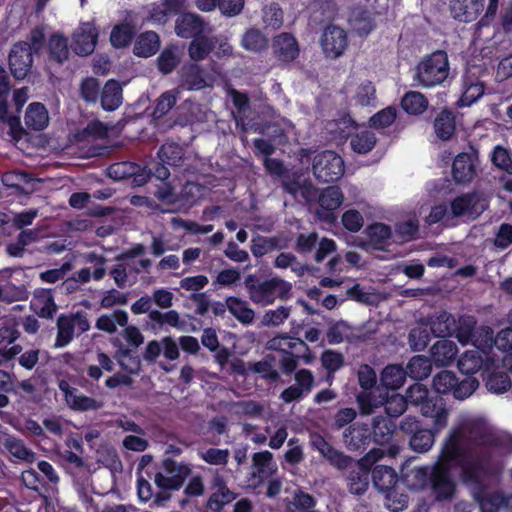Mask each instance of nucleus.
Listing matches in <instances>:
<instances>
[{
	"mask_svg": "<svg viewBox=\"0 0 512 512\" xmlns=\"http://www.w3.org/2000/svg\"><path fill=\"white\" fill-rule=\"evenodd\" d=\"M483 365V356L477 350L465 351L457 361V367L465 377H474L473 375L481 370Z\"/></svg>",
	"mask_w": 512,
	"mask_h": 512,
	"instance_id": "obj_39",
	"label": "nucleus"
},
{
	"mask_svg": "<svg viewBox=\"0 0 512 512\" xmlns=\"http://www.w3.org/2000/svg\"><path fill=\"white\" fill-rule=\"evenodd\" d=\"M244 285L250 300L261 306L273 304L276 299L287 300L292 291L291 283L279 277L261 280L257 275L249 274Z\"/></svg>",
	"mask_w": 512,
	"mask_h": 512,
	"instance_id": "obj_3",
	"label": "nucleus"
},
{
	"mask_svg": "<svg viewBox=\"0 0 512 512\" xmlns=\"http://www.w3.org/2000/svg\"><path fill=\"white\" fill-rule=\"evenodd\" d=\"M450 208L454 217L478 216L485 210V205L477 192H468L455 197L450 202Z\"/></svg>",
	"mask_w": 512,
	"mask_h": 512,
	"instance_id": "obj_14",
	"label": "nucleus"
},
{
	"mask_svg": "<svg viewBox=\"0 0 512 512\" xmlns=\"http://www.w3.org/2000/svg\"><path fill=\"white\" fill-rule=\"evenodd\" d=\"M477 3L473 0H450L449 8L454 19L471 22L476 17Z\"/></svg>",
	"mask_w": 512,
	"mask_h": 512,
	"instance_id": "obj_45",
	"label": "nucleus"
},
{
	"mask_svg": "<svg viewBox=\"0 0 512 512\" xmlns=\"http://www.w3.org/2000/svg\"><path fill=\"white\" fill-rule=\"evenodd\" d=\"M57 335L54 343L55 348H63L72 342L75 335L74 323L68 314H60L56 322Z\"/></svg>",
	"mask_w": 512,
	"mask_h": 512,
	"instance_id": "obj_43",
	"label": "nucleus"
},
{
	"mask_svg": "<svg viewBox=\"0 0 512 512\" xmlns=\"http://www.w3.org/2000/svg\"><path fill=\"white\" fill-rule=\"evenodd\" d=\"M149 319L158 323L160 326L167 324L177 329H181L184 326V322L180 320L179 314L176 310H169L165 313H162L159 310H152L149 313Z\"/></svg>",
	"mask_w": 512,
	"mask_h": 512,
	"instance_id": "obj_60",
	"label": "nucleus"
},
{
	"mask_svg": "<svg viewBox=\"0 0 512 512\" xmlns=\"http://www.w3.org/2000/svg\"><path fill=\"white\" fill-rule=\"evenodd\" d=\"M31 308L41 318L52 319L57 312V305L51 289H40L34 293Z\"/></svg>",
	"mask_w": 512,
	"mask_h": 512,
	"instance_id": "obj_23",
	"label": "nucleus"
},
{
	"mask_svg": "<svg viewBox=\"0 0 512 512\" xmlns=\"http://www.w3.org/2000/svg\"><path fill=\"white\" fill-rule=\"evenodd\" d=\"M370 473L374 487L380 492L393 490L398 482L396 471L389 466L376 465Z\"/></svg>",
	"mask_w": 512,
	"mask_h": 512,
	"instance_id": "obj_29",
	"label": "nucleus"
},
{
	"mask_svg": "<svg viewBox=\"0 0 512 512\" xmlns=\"http://www.w3.org/2000/svg\"><path fill=\"white\" fill-rule=\"evenodd\" d=\"M159 48V35L154 31H145L136 38L133 52L138 57L148 58L156 54Z\"/></svg>",
	"mask_w": 512,
	"mask_h": 512,
	"instance_id": "obj_31",
	"label": "nucleus"
},
{
	"mask_svg": "<svg viewBox=\"0 0 512 512\" xmlns=\"http://www.w3.org/2000/svg\"><path fill=\"white\" fill-rule=\"evenodd\" d=\"M356 417V409L352 407H342L336 411L329 426L333 431H339L347 425L350 426L353 424Z\"/></svg>",
	"mask_w": 512,
	"mask_h": 512,
	"instance_id": "obj_59",
	"label": "nucleus"
},
{
	"mask_svg": "<svg viewBox=\"0 0 512 512\" xmlns=\"http://www.w3.org/2000/svg\"><path fill=\"white\" fill-rule=\"evenodd\" d=\"M370 478V468L362 461H357L349 469V474L346 477L349 492L358 496L364 494L368 489Z\"/></svg>",
	"mask_w": 512,
	"mask_h": 512,
	"instance_id": "obj_19",
	"label": "nucleus"
},
{
	"mask_svg": "<svg viewBox=\"0 0 512 512\" xmlns=\"http://www.w3.org/2000/svg\"><path fill=\"white\" fill-rule=\"evenodd\" d=\"M491 161L497 168L503 170L507 174H512V158L508 150L504 147L498 145L494 148Z\"/></svg>",
	"mask_w": 512,
	"mask_h": 512,
	"instance_id": "obj_64",
	"label": "nucleus"
},
{
	"mask_svg": "<svg viewBox=\"0 0 512 512\" xmlns=\"http://www.w3.org/2000/svg\"><path fill=\"white\" fill-rule=\"evenodd\" d=\"M12 84L6 69L0 64V121L11 127L19 123V116L9 112Z\"/></svg>",
	"mask_w": 512,
	"mask_h": 512,
	"instance_id": "obj_18",
	"label": "nucleus"
},
{
	"mask_svg": "<svg viewBox=\"0 0 512 512\" xmlns=\"http://www.w3.org/2000/svg\"><path fill=\"white\" fill-rule=\"evenodd\" d=\"M476 324L475 317L470 315H462L458 321L455 320V329L453 335L457 338L458 342L462 345L473 343L478 347V339L476 337Z\"/></svg>",
	"mask_w": 512,
	"mask_h": 512,
	"instance_id": "obj_30",
	"label": "nucleus"
},
{
	"mask_svg": "<svg viewBox=\"0 0 512 512\" xmlns=\"http://www.w3.org/2000/svg\"><path fill=\"white\" fill-rule=\"evenodd\" d=\"M433 127L436 136L442 141H449L456 131V118L449 109H443L434 119Z\"/></svg>",
	"mask_w": 512,
	"mask_h": 512,
	"instance_id": "obj_33",
	"label": "nucleus"
},
{
	"mask_svg": "<svg viewBox=\"0 0 512 512\" xmlns=\"http://www.w3.org/2000/svg\"><path fill=\"white\" fill-rule=\"evenodd\" d=\"M182 82L188 90H200L206 85L203 70L196 64L183 71Z\"/></svg>",
	"mask_w": 512,
	"mask_h": 512,
	"instance_id": "obj_54",
	"label": "nucleus"
},
{
	"mask_svg": "<svg viewBox=\"0 0 512 512\" xmlns=\"http://www.w3.org/2000/svg\"><path fill=\"white\" fill-rule=\"evenodd\" d=\"M3 448L5 452L10 455L12 461H25L33 462L35 459V453L28 448L22 439H19L12 435H7L3 442Z\"/></svg>",
	"mask_w": 512,
	"mask_h": 512,
	"instance_id": "obj_28",
	"label": "nucleus"
},
{
	"mask_svg": "<svg viewBox=\"0 0 512 512\" xmlns=\"http://www.w3.org/2000/svg\"><path fill=\"white\" fill-rule=\"evenodd\" d=\"M370 428L372 442L383 446L389 444L393 439L397 424L394 419L379 415L373 418Z\"/></svg>",
	"mask_w": 512,
	"mask_h": 512,
	"instance_id": "obj_20",
	"label": "nucleus"
},
{
	"mask_svg": "<svg viewBox=\"0 0 512 512\" xmlns=\"http://www.w3.org/2000/svg\"><path fill=\"white\" fill-rule=\"evenodd\" d=\"M397 117V110L393 106L386 107L375 113L369 120L370 127L382 129L389 127Z\"/></svg>",
	"mask_w": 512,
	"mask_h": 512,
	"instance_id": "obj_61",
	"label": "nucleus"
},
{
	"mask_svg": "<svg viewBox=\"0 0 512 512\" xmlns=\"http://www.w3.org/2000/svg\"><path fill=\"white\" fill-rule=\"evenodd\" d=\"M363 234L367 239L366 242L363 243V246H367L378 251H385L391 244V240L393 238V230L391 226L381 222L369 224L364 229Z\"/></svg>",
	"mask_w": 512,
	"mask_h": 512,
	"instance_id": "obj_15",
	"label": "nucleus"
},
{
	"mask_svg": "<svg viewBox=\"0 0 512 512\" xmlns=\"http://www.w3.org/2000/svg\"><path fill=\"white\" fill-rule=\"evenodd\" d=\"M275 356L267 354L260 361L249 362L248 369L254 374H259L260 378L271 383H278L281 379L280 373L274 368Z\"/></svg>",
	"mask_w": 512,
	"mask_h": 512,
	"instance_id": "obj_32",
	"label": "nucleus"
},
{
	"mask_svg": "<svg viewBox=\"0 0 512 512\" xmlns=\"http://www.w3.org/2000/svg\"><path fill=\"white\" fill-rule=\"evenodd\" d=\"M101 90L98 79L94 77L84 78L80 84V95L87 103H97Z\"/></svg>",
	"mask_w": 512,
	"mask_h": 512,
	"instance_id": "obj_57",
	"label": "nucleus"
},
{
	"mask_svg": "<svg viewBox=\"0 0 512 512\" xmlns=\"http://www.w3.org/2000/svg\"><path fill=\"white\" fill-rule=\"evenodd\" d=\"M284 248H286V244L282 243L279 237H266L259 234L253 236L250 246L251 253L256 258H261L273 250Z\"/></svg>",
	"mask_w": 512,
	"mask_h": 512,
	"instance_id": "obj_37",
	"label": "nucleus"
},
{
	"mask_svg": "<svg viewBox=\"0 0 512 512\" xmlns=\"http://www.w3.org/2000/svg\"><path fill=\"white\" fill-rule=\"evenodd\" d=\"M97 39V29L86 23L74 37V51L81 56L91 54L96 47Z\"/></svg>",
	"mask_w": 512,
	"mask_h": 512,
	"instance_id": "obj_24",
	"label": "nucleus"
},
{
	"mask_svg": "<svg viewBox=\"0 0 512 512\" xmlns=\"http://www.w3.org/2000/svg\"><path fill=\"white\" fill-rule=\"evenodd\" d=\"M179 61L176 50L166 47L157 58V68L163 74H170L177 67Z\"/></svg>",
	"mask_w": 512,
	"mask_h": 512,
	"instance_id": "obj_58",
	"label": "nucleus"
},
{
	"mask_svg": "<svg viewBox=\"0 0 512 512\" xmlns=\"http://www.w3.org/2000/svg\"><path fill=\"white\" fill-rule=\"evenodd\" d=\"M409 405L419 408L424 417L432 418L436 429L446 426L448 410L445 403L438 396H431L429 389L421 383L409 386L405 396L395 395L389 398L385 404L386 416L391 419L397 418Z\"/></svg>",
	"mask_w": 512,
	"mask_h": 512,
	"instance_id": "obj_2",
	"label": "nucleus"
},
{
	"mask_svg": "<svg viewBox=\"0 0 512 512\" xmlns=\"http://www.w3.org/2000/svg\"><path fill=\"white\" fill-rule=\"evenodd\" d=\"M48 112L44 104L32 102L28 105L24 121L26 126L35 131L43 130L48 124Z\"/></svg>",
	"mask_w": 512,
	"mask_h": 512,
	"instance_id": "obj_35",
	"label": "nucleus"
},
{
	"mask_svg": "<svg viewBox=\"0 0 512 512\" xmlns=\"http://www.w3.org/2000/svg\"><path fill=\"white\" fill-rule=\"evenodd\" d=\"M395 243H408L416 240L419 236V222L417 219L399 221L394 226Z\"/></svg>",
	"mask_w": 512,
	"mask_h": 512,
	"instance_id": "obj_44",
	"label": "nucleus"
},
{
	"mask_svg": "<svg viewBox=\"0 0 512 512\" xmlns=\"http://www.w3.org/2000/svg\"><path fill=\"white\" fill-rule=\"evenodd\" d=\"M486 335V345L491 346L492 344L501 351L512 350V328L507 327L500 330L495 337H493V331L491 328L486 327L484 329Z\"/></svg>",
	"mask_w": 512,
	"mask_h": 512,
	"instance_id": "obj_52",
	"label": "nucleus"
},
{
	"mask_svg": "<svg viewBox=\"0 0 512 512\" xmlns=\"http://www.w3.org/2000/svg\"><path fill=\"white\" fill-rule=\"evenodd\" d=\"M486 387L490 392L502 394L511 387L510 377L506 372L494 371L488 375Z\"/></svg>",
	"mask_w": 512,
	"mask_h": 512,
	"instance_id": "obj_56",
	"label": "nucleus"
},
{
	"mask_svg": "<svg viewBox=\"0 0 512 512\" xmlns=\"http://www.w3.org/2000/svg\"><path fill=\"white\" fill-rule=\"evenodd\" d=\"M242 47L247 51L261 52L268 45L267 38L258 29H248L242 36Z\"/></svg>",
	"mask_w": 512,
	"mask_h": 512,
	"instance_id": "obj_53",
	"label": "nucleus"
},
{
	"mask_svg": "<svg viewBox=\"0 0 512 512\" xmlns=\"http://www.w3.org/2000/svg\"><path fill=\"white\" fill-rule=\"evenodd\" d=\"M24 41H18L11 47L8 56L9 69L13 77L23 80L31 72L33 66V54L29 52Z\"/></svg>",
	"mask_w": 512,
	"mask_h": 512,
	"instance_id": "obj_10",
	"label": "nucleus"
},
{
	"mask_svg": "<svg viewBox=\"0 0 512 512\" xmlns=\"http://www.w3.org/2000/svg\"><path fill=\"white\" fill-rule=\"evenodd\" d=\"M25 42L27 44L26 47H28L30 53L35 56H40L46 43L44 28L42 26L34 27L30 31L28 40Z\"/></svg>",
	"mask_w": 512,
	"mask_h": 512,
	"instance_id": "obj_63",
	"label": "nucleus"
},
{
	"mask_svg": "<svg viewBox=\"0 0 512 512\" xmlns=\"http://www.w3.org/2000/svg\"><path fill=\"white\" fill-rule=\"evenodd\" d=\"M157 157L169 166L179 167L183 163L184 151L179 144L166 142L160 146Z\"/></svg>",
	"mask_w": 512,
	"mask_h": 512,
	"instance_id": "obj_47",
	"label": "nucleus"
},
{
	"mask_svg": "<svg viewBox=\"0 0 512 512\" xmlns=\"http://www.w3.org/2000/svg\"><path fill=\"white\" fill-rule=\"evenodd\" d=\"M343 442L350 451H366L372 443L370 425L360 422L351 424L343 432Z\"/></svg>",
	"mask_w": 512,
	"mask_h": 512,
	"instance_id": "obj_12",
	"label": "nucleus"
},
{
	"mask_svg": "<svg viewBox=\"0 0 512 512\" xmlns=\"http://www.w3.org/2000/svg\"><path fill=\"white\" fill-rule=\"evenodd\" d=\"M320 44L326 57L336 59L348 47L347 32L337 25H328L322 33Z\"/></svg>",
	"mask_w": 512,
	"mask_h": 512,
	"instance_id": "obj_9",
	"label": "nucleus"
},
{
	"mask_svg": "<svg viewBox=\"0 0 512 512\" xmlns=\"http://www.w3.org/2000/svg\"><path fill=\"white\" fill-rule=\"evenodd\" d=\"M406 369L399 364H389L381 372L380 384L387 390H397L405 382Z\"/></svg>",
	"mask_w": 512,
	"mask_h": 512,
	"instance_id": "obj_36",
	"label": "nucleus"
},
{
	"mask_svg": "<svg viewBox=\"0 0 512 512\" xmlns=\"http://www.w3.org/2000/svg\"><path fill=\"white\" fill-rule=\"evenodd\" d=\"M252 462L253 470L250 481L256 488L261 486L276 471V465L273 463V454L268 450L254 453Z\"/></svg>",
	"mask_w": 512,
	"mask_h": 512,
	"instance_id": "obj_13",
	"label": "nucleus"
},
{
	"mask_svg": "<svg viewBox=\"0 0 512 512\" xmlns=\"http://www.w3.org/2000/svg\"><path fill=\"white\" fill-rule=\"evenodd\" d=\"M344 201V195L338 186H329L319 195V206L328 212L338 209Z\"/></svg>",
	"mask_w": 512,
	"mask_h": 512,
	"instance_id": "obj_49",
	"label": "nucleus"
},
{
	"mask_svg": "<svg viewBox=\"0 0 512 512\" xmlns=\"http://www.w3.org/2000/svg\"><path fill=\"white\" fill-rule=\"evenodd\" d=\"M122 86L115 79L108 80L100 94V103L103 110L112 112L118 109L123 101Z\"/></svg>",
	"mask_w": 512,
	"mask_h": 512,
	"instance_id": "obj_25",
	"label": "nucleus"
},
{
	"mask_svg": "<svg viewBox=\"0 0 512 512\" xmlns=\"http://www.w3.org/2000/svg\"><path fill=\"white\" fill-rule=\"evenodd\" d=\"M432 370L431 360L425 356H413L406 367L407 376L415 380L427 378Z\"/></svg>",
	"mask_w": 512,
	"mask_h": 512,
	"instance_id": "obj_48",
	"label": "nucleus"
},
{
	"mask_svg": "<svg viewBox=\"0 0 512 512\" xmlns=\"http://www.w3.org/2000/svg\"><path fill=\"white\" fill-rule=\"evenodd\" d=\"M58 388L63 393L69 408L74 411L87 412L98 410L102 406L96 399L80 393L77 388L72 387L65 379L58 381Z\"/></svg>",
	"mask_w": 512,
	"mask_h": 512,
	"instance_id": "obj_11",
	"label": "nucleus"
},
{
	"mask_svg": "<svg viewBox=\"0 0 512 512\" xmlns=\"http://www.w3.org/2000/svg\"><path fill=\"white\" fill-rule=\"evenodd\" d=\"M212 488L215 489V491L208 498L206 505L212 512H220L238 496L236 492L227 487L224 478L221 476L214 477Z\"/></svg>",
	"mask_w": 512,
	"mask_h": 512,
	"instance_id": "obj_16",
	"label": "nucleus"
},
{
	"mask_svg": "<svg viewBox=\"0 0 512 512\" xmlns=\"http://www.w3.org/2000/svg\"><path fill=\"white\" fill-rule=\"evenodd\" d=\"M273 50L276 58L282 62H292L299 55V46L295 37L282 33L273 40Z\"/></svg>",
	"mask_w": 512,
	"mask_h": 512,
	"instance_id": "obj_22",
	"label": "nucleus"
},
{
	"mask_svg": "<svg viewBox=\"0 0 512 512\" xmlns=\"http://www.w3.org/2000/svg\"><path fill=\"white\" fill-rule=\"evenodd\" d=\"M163 468L167 474L173 476L176 481H179L181 486H183L186 478L192 472L190 464L177 462L172 458H167L163 461Z\"/></svg>",
	"mask_w": 512,
	"mask_h": 512,
	"instance_id": "obj_55",
	"label": "nucleus"
},
{
	"mask_svg": "<svg viewBox=\"0 0 512 512\" xmlns=\"http://www.w3.org/2000/svg\"><path fill=\"white\" fill-rule=\"evenodd\" d=\"M206 26L207 23L201 16L195 13L186 12L177 18L175 31L179 37L189 39L202 35Z\"/></svg>",
	"mask_w": 512,
	"mask_h": 512,
	"instance_id": "obj_17",
	"label": "nucleus"
},
{
	"mask_svg": "<svg viewBox=\"0 0 512 512\" xmlns=\"http://www.w3.org/2000/svg\"><path fill=\"white\" fill-rule=\"evenodd\" d=\"M483 488L484 485L481 489L477 488L479 491L475 495L481 512H498L500 507L504 504H512L510 498L506 499L505 496L499 492L482 494Z\"/></svg>",
	"mask_w": 512,
	"mask_h": 512,
	"instance_id": "obj_40",
	"label": "nucleus"
},
{
	"mask_svg": "<svg viewBox=\"0 0 512 512\" xmlns=\"http://www.w3.org/2000/svg\"><path fill=\"white\" fill-rule=\"evenodd\" d=\"M462 94L457 102L459 107H468L484 94V84L478 77L465 73L462 76Z\"/></svg>",
	"mask_w": 512,
	"mask_h": 512,
	"instance_id": "obj_21",
	"label": "nucleus"
},
{
	"mask_svg": "<svg viewBox=\"0 0 512 512\" xmlns=\"http://www.w3.org/2000/svg\"><path fill=\"white\" fill-rule=\"evenodd\" d=\"M402 109L410 115L422 114L428 107V99L418 91H408L401 99Z\"/></svg>",
	"mask_w": 512,
	"mask_h": 512,
	"instance_id": "obj_46",
	"label": "nucleus"
},
{
	"mask_svg": "<svg viewBox=\"0 0 512 512\" xmlns=\"http://www.w3.org/2000/svg\"><path fill=\"white\" fill-rule=\"evenodd\" d=\"M400 431L409 437L410 448L417 453L428 452L435 442V432L422 426L414 416H406L399 423Z\"/></svg>",
	"mask_w": 512,
	"mask_h": 512,
	"instance_id": "obj_7",
	"label": "nucleus"
},
{
	"mask_svg": "<svg viewBox=\"0 0 512 512\" xmlns=\"http://www.w3.org/2000/svg\"><path fill=\"white\" fill-rule=\"evenodd\" d=\"M48 60L62 65L69 58L68 39L61 33H53L47 41Z\"/></svg>",
	"mask_w": 512,
	"mask_h": 512,
	"instance_id": "obj_26",
	"label": "nucleus"
},
{
	"mask_svg": "<svg viewBox=\"0 0 512 512\" xmlns=\"http://www.w3.org/2000/svg\"><path fill=\"white\" fill-rule=\"evenodd\" d=\"M376 142L377 138L374 132L363 130L351 137L350 146L355 153L366 154L375 147Z\"/></svg>",
	"mask_w": 512,
	"mask_h": 512,
	"instance_id": "obj_51",
	"label": "nucleus"
},
{
	"mask_svg": "<svg viewBox=\"0 0 512 512\" xmlns=\"http://www.w3.org/2000/svg\"><path fill=\"white\" fill-rule=\"evenodd\" d=\"M192 39L193 40L188 47V54L190 58L194 61H201L205 59L213 50L214 45L212 40L203 34Z\"/></svg>",
	"mask_w": 512,
	"mask_h": 512,
	"instance_id": "obj_50",
	"label": "nucleus"
},
{
	"mask_svg": "<svg viewBox=\"0 0 512 512\" xmlns=\"http://www.w3.org/2000/svg\"><path fill=\"white\" fill-rule=\"evenodd\" d=\"M479 164L478 151L470 147L469 152L457 154L452 163L451 174L457 184H467L472 182L477 176V167Z\"/></svg>",
	"mask_w": 512,
	"mask_h": 512,
	"instance_id": "obj_8",
	"label": "nucleus"
},
{
	"mask_svg": "<svg viewBox=\"0 0 512 512\" xmlns=\"http://www.w3.org/2000/svg\"><path fill=\"white\" fill-rule=\"evenodd\" d=\"M226 305L229 312L242 324L249 325L253 322L255 313L247 301L230 296L226 300Z\"/></svg>",
	"mask_w": 512,
	"mask_h": 512,
	"instance_id": "obj_41",
	"label": "nucleus"
},
{
	"mask_svg": "<svg viewBox=\"0 0 512 512\" xmlns=\"http://www.w3.org/2000/svg\"><path fill=\"white\" fill-rule=\"evenodd\" d=\"M503 447L512 450V437L495 435L474 423L453 429L443 443L431 475L436 500L444 501L453 496L455 485L450 476L452 468L460 469L464 484L481 489L483 482L499 470L489 449Z\"/></svg>",
	"mask_w": 512,
	"mask_h": 512,
	"instance_id": "obj_1",
	"label": "nucleus"
},
{
	"mask_svg": "<svg viewBox=\"0 0 512 512\" xmlns=\"http://www.w3.org/2000/svg\"><path fill=\"white\" fill-rule=\"evenodd\" d=\"M479 386V381L475 377H464L460 380L456 374L449 370L438 372L432 381L433 391L430 395L438 396L445 404L442 395L452 394L458 400H464L469 397Z\"/></svg>",
	"mask_w": 512,
	"mask_h": 512,
	"instance_id": "obj_5",
	"label": "nucleus"
},
{
	"mask_svg": "<svg viewBox=\"0 0 512 512\" xmlns=\"http://www.w3.org/2000/svg\"><path fill=\"white\" fill-rule=\"evenodd\" d=\"M344 171V161L336 152L326 150L314 156L312 173L318 182H337L342 178Z\"/></svg>",
	"mask_w": 512,
	"mask_h": 512,
	"instance_id": "obj_6",
	"label": "nucleus"
},
{
	"mask_svg": "<svg viewBox=\"0 0 512 512\" xmlns=\"http://www.w3.org/2000/svg\"><path fill=\"white\" fill-rule=\"evenodd\" d=\"M128 313L122 309H116L112 314H102L96 320V328L109 334L117 331V326L125 327L128 325Z\"/></svg>",
	"mask_w": 512,
	"mask_h": 512,
	"instance_id": "obj_38",
	"label": "nucleus"
},
{
	"mask_svg": "<svg viewBox=\"0 0 512 512\" xmlns=\"http://www.w3.org/2000/svg\"><path fill=\"white\" fill-rule=\"evenodd\" d=\"M455 329V317L443 311L430 320V330L434 336L446 338L453 335Z\"/></svg>",
	"mask_w": 512,
	"mask_h": 512,
	"instance_id": "obj_42",
	"label": "nucleus"
},
{
	"mask_svg": "<svg viewBox=\"0 0 512 512\" xmlns=\"http://www.w3.org/2000/svg\"><path fill=\"white\" fill-rule=\"evenodd\" d=\"M457 352L456 344L446 338L435 342L430 349L431 359L439 366L450 365L454 361Z\"/></svg>",
	"mask_w": 512,
	"mask_h": 512,
	"instance_id": "obj_27",
	"label": "nucleus"
},
{
	"mask_svg": "<svg viewBox=\"0 0 512 512\" xmlns=\"http://www.w3.org/2000/svg\"><path fill=\"white\" fill-rule=\"evenodd\" d=\"M137 33L136 26L128 21L116 24L110 33V43L114 48L120 49L129 46Z\"/></svg>",
	"mask_w": 512,
	"mask_h": 512,
	"instance_id": "obj_34",
	"label": "nucleus"
},
{
	"mask_svg": "<svg viewBox=\"0 0 512 512\" xmlns=\"http://www.w3.org/2000/svg\"><path fill=\"white\" fill-rule=\"evenodd\" d=\"M121 359L118 360L119 365L129 374H139L141 371V360L129 348H121L119 350Z\"/></svg>",
	"mask_w": 512,
	"mask_h": 512,
	"instance_id": "obj_62",
	"label": "nucleus"
},
{
	"mask_svg": "<svg viewBox=\"0 0 512 512\" xmlns=\"http://www.w3.org/2000/svg\"><path fill=\"white\" fill-rule=\"evenodd\" d=\"M450 73L446 51L436 50L425 55L416 65L413 81L423 88H433L444 83Z\"/></svg>",
	"mask_w": 512,
	"mask_h": 512,
	"instance_id": "obj_4",
	"label": "nucleus"
}]
</instances>
